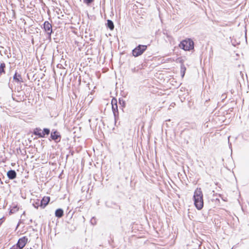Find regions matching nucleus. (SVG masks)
Returning a JSON list of instances; mask_svg holds the SVG:
<instances>
[{
  "label": "nucleus",
  "mask_w": 249,
  "mask_h": 249,
  "mask_svg": "<svg viewBox=\"0 0 249 249\" xmlns=\"http://www.w3.org/2000/svg\"><path fill=\"white\" fill-rule=\"evenodd\" d=\"M194 204L196 207L199 210L202 209L203 207V193L200 188H197L194 194Z\"/></svg>",
  "instance_id": "obj_1"
},
{
  "label": "nucleus",
  "mask_w": 249,
  "mask_h": 249,
  "mask_svg": "<svg viewBox=\"0 0 249 249\" xmlns=\"http://www.w3.org/2000/svg\"><path fill=\"white\" fill-rule=\"evenodd\" d=\"M194 43L192 40L188 39L182 41L179 45V47L185 51H190L194 49Z\"/></svg>",
  "instance_id": "obj_2"
},
{
  "label": "nucleus",
  "mask_w": 249,
  "mask_h": 249,
  "mask_svg": "<svg viewBox=\"0 0 249 249\" xmlns=\"http://www.w3.org/2000/svg\"><path fill=\"white\" fill-rule=\"evenodd\" d=\"M147 46L146 45H139L132 51V54L135 57H138L142 55L146 50Z\"/></svg>",
  "instance_id": "obj_3"
},
{
  "label": "nucleus",
  "mask_w": 249,
  "mask_h": 249,
  "mask_svg": "<svg viewBox=\"0 0 249 249\" xmlns=\"http://www.w3.org/2000/svg\"><path fill=\"white\" fill-rule=\"evenodd\" d=\"M112 109L113 112L115 121H116L117 117H118V109L117 106V101L115 98H113L111 101Z\"/></svg>",
  "instance_id": "obj_4"
},
{
  "label": "nucleus",
  "mask_w": 249,
  "mask_h": 249,
  "mask_svg": "<svg viewBox=\"0 0 249 249\" xmlns=\"http://www.w3.org/2000/svg\"><path fill=\"white\" fill-rule=\"evenodd\" d=\"M43 26L45 32L50 36L53 31L52 24L49 21H46L44 22Z\"/></svg>",
  "instance_id": "obj_5"
},
{
  "label": "nucleus",
  "mask_w": 249,
  "mask_h": 249,
  "mask_svg": "<svg viewBox=\"0 0 249 249\" xmlns=\"http://www.w3.org/2000/svg\"><path fill=\"white\" fill-rule=\"evenodd\" d=\"M27 242L28 238L26 236H24L18 239L17 245L20 248V249H22L25 247Z\"/></svg>",
  "instance_id": "obj_6"
},
{
  "label": "nucleus",
  "mask_w": 249,
  "mask_h": 249,
  "mask_svg": "<svg viewBox=\"0 0 249 249\" xmlns=\"http://www.w3.org/2000/svg\"><path fill=\"white\" fill-rule=\"evenodd\" d=\"M51 138L55 142H59L61 140V136L59 134V133L57 131H54L52 132L51 134Z\"/></svg>",
  "instance_id": "obj_7"
},
{
  "label": "nucleus",
  "mask_w": 249,
  "mask_h": 249,
  "mask_svg": "<svg viewBox=\"0 0 249 249\" xmlns=\"http://www.w3.org/2000/svg\"><path fill=\"white\" fill-rule=\"evenodd\" d=\"M50 198L49 196L44 197L40 202V206L44 208L49 203Z\"/></svg>",
  "instance_id": "obj_8"
},
{
  "label": "nucleus",
  "mask_w": 249,
  "mask_h": 249,
  "mask_svg": "<svg viewBox=\"0 0 249 249\" xmlns=\"http://www.w3.org/2000/svg\"><path fill=\"white\" fill-rule=\"evenodd\" d=\"M7 176L10 179H14L17 177V173L15 170H10L7 172Z\"/></svg>",
  "instance_id": "obj_9"
},
{
  "label": "nucleus",
  "mask_w": 249,
  "mask_h": 249,
  "mask_svg": "<svg viewBox=\"0 0 249 249\" xmlns=\"http://www.w3.org/2000/svg\"><path fill=\"white\" fill-rule=\"evenodd\" d=\"M64 215V212L62 209H58L55 212V215L56 217L61 218Z\"/></svg>",
  "instance_id": "obj_10"
},
{
  "label": "nucleus",
  "mask_w": 249,
  "mask_h": 249,
  "mask_svg": "<svg viewBox=\"0 0 249 249\" xmlns=\"http://www.w3.org/2000/svg\"><path fill=\"white\" fill-rule=\"evenodd\" d=\"M34 134L39 138H43V135L41 134V129L40 128H36L34 131Z\"/></svg>",
  "instance_id": "obj_11"
},
{
  "label": "nucleus",
  "mask_w": 249,
  "mask_h": 249,
  "mask_svg": "<svg viewBox=\"0 0 249 249\" xmlns=\"http://www.w3.org/2000/svg\"><path fill=\"white\" fill-rule=\"evenodd\" d=\"M13 79L17 82H22V79L20 74H18L17 72H16Z\"/></svg>",
  "instance_id": "obj_12"
},
{
  "label": "nucleus",
  "mask_w": 249,
  "mask_h": 249,
  "mask_svg": "<svg viewBox=\"0 0 249 249\" xmlns=\"http://www.w3.org/2000/svg\"><path fill=\"white\" fill-rule=\"evenodd\" d=\"M18 210V205L13 204L12 206L11 207V209L10 211V213H14L17 212Z\"/></svg>",
  "instance_id": "obj_13"
},
{
  "label": "nucleus",
  "mask_w": 249,
  "mask_h": 249,
  "mask_svg": "<svg viewBox=\"0 0 249 249\" xmlns=\"http://www.w3.org/2000/svg\"><path fill=\"white\" fill-rule=\"evenodd\" d=\"M107 26L109 29L112 30L114 28L113 21L111 20L108 19L107 20Z\"/></svg>",
  "instance_id": "obj_14"
},
{
  "label": "nucleus",
  "mask_w": 249,
  "mask_h": 249,
  "mask_svg": "<svg viewBox=\"0 0 249 249\" xmlns=\"http://www.w3.org/2000/svg\"><path fill=\"white\" fill-rule=\"evenodd\" d=\"M5 68V64L4 63H1L0 65V74L5 73L4 68Z\"/></svg>",
  "instance_id": "obj_15"
},
{
  "label": "nucleus",
  "mask_w": 249,
  "mask_h": 249,
  "mask_svg": "<svg viewBox=\"0 0 249 249\" xmlns=\"http://www.w3.org/2000/svg\"><path fill=\"white\" fill-rule=\"evenodd\" d=\"M50 130L48 128H44L43 131L41 132V134L43 135V138L45 137V135H48L50 134Z\"/></svg>",
  "instance_id": "obj_16"
},
{
  "label": "nucleus",
  "mask_w": 249,
  "mask_h": 249,
  "mask_svg": "<svg viewBox=\"0 0 249 249\" xmlns=\"http://www.w3.org/2000/svg\"><path fill=\"white\" fill-rule=\"evenodd\" d=\"M185 71H186V68H185V66L183 65H182L181 66V68H180V71H181L182 77L184 76V75L185 74Z\"/></svg>",
  "instance_id": "obj_17"
},
{
  "label": "nucleus",
  "mask_w": 249,
  "mask_h": 249,
  "mask_svg": "<svg viewBox=\"0 0 249 249\" xmlns=\"http://www.w3.org/2000/svg\"><path fill=\"white\" fill-rule=\"evenodd\" d=\"M92 1L93 0H83V2L87 5H89Z\"/></svg>",
  "instance_id": "obj_18"
},
{
  "label": "nucleus",
  "mask_w": 249,
  "mask_h": 249,
  "mask_svg": "<svg viewBox=\"0 0 249 249\" xmlns=\"http://www.w3.org/2000/svg\"><path fill=\"white\" fill-rule=\"evenodd\" d=\"M37 200V202L36 203V204L37 205V206H36H36H35V207L36 208H38V206H40V201H39V200Z\"/></svg>",
  "instance_id": "obj_19"
},
{
  "label": "nucleus",
  "mask_w": 249,
  "mask_h": 249,
  "mask_svg": "<svg viewBox=\"0 0 249 249\" xmlns=\"http://www.w3.org/2000/svg\"><path fill=\"white\" fill-rule=\"evenodd\" d=\"M222 97L223 98V99H224L225 98H226V96L225 94H222Z\"/></svg>",
  "instance_id": "obj_20"
},
{
  "label": "nucleus",
  "mask_w": 249,
  "mask_h": 249,
  "mask_svg": "<svg viewBox=\"0 0 249 249\" xmlns=\"http://www.w3.org/2000/svg\"><path fill=\"white\" fill-rule=\"evenodd\" d=\"M121 101H122V100H121L120 99H119V103H120V104H121Z\"/></svg>",
  "instance_id": "obj_21"
},
{
  "label": "nucleus",
  "mask_w": 249,
  "mask_h": 249,
  "mask_svg": "<svg viewBox=\"0 0 249 249\" xmlns=\"http://www.w3.org/2000/svg\"><path fill=\"white\" fill-rule=\"evenodd\" d=\"M22 215H25V212H23V213Z\"/></svg>",
  "instance_id": "obj_22"
}]
</instances>
